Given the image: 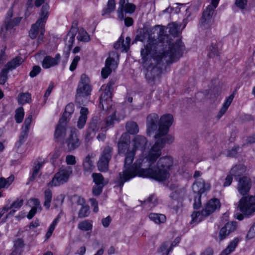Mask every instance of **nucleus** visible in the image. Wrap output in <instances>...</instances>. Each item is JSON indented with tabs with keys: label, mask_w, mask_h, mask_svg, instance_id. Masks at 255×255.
I'll return each mask as SVG.
<instances>
[{
	"label": "nucleus",
	"mask_w": 255,
	"mask_h": 255,
	"mask_svg": "<svg viewBox=\"0 0 255 255\" xmlns=\"http://www.w3.org/2000/svg\"><path fill=\"white\" fill-rule=\"evenodd\" d=\"M185 50V45L180 39L171 41L165 36L163 41H148L140 51L142 65L146 69L145 76L147 82L153 84L161 73L163 66L177 62Z\"/></svg>",
	"instance_id": "obj_1"
},
{
	"label": "nucleus",
	"mask_w": 255,
	"mask_h": 255,
	"mask_svg": "<svg viewBox=\"0 0 255 255\" xmlns=\"http://www.w3.org/2000/svg\"><path fill=\"white\" fill-rule=\"evenodd\" d=\"M174 140V137L169 135L165 137L159 138L148 152L147 156L143 158H139L135 163L131 165L135 155V149H131L126 153L123 171L120 172L116 178V183L122 188L125 182L138 175L141 177L142 170L149 167L155 162L161 155V149L166 143L171 144Z\"/></svg>",
	"instance_id": "obj_2"
},
{
	"label": "nucleus",
	"mask_w": 255,
	"mask_h": 255,
	"mask_svg": "<svg viewBox=\"0 0 255 255\" xmlns=\"http://www.w3.org/2000/svg\"><path fill=\"white\" fill-rule=\"evenodd\" d=\"M173 121V116L170 114L161 116L159 121L157 114H150L146 118L147 134L150 136L151 133L156 130L154 135L155 139L157 140L159 138L165 137L169 135L167 133Z\"/></svg>",
	"instance_id": "obj_3"
},
{
	"label": "nucleus",
	"mask_w": 255,
	"mask_h": 255,
	"mask_svg": "<svg viewBox=\"0 0 255 255\" xmlns=\"http://www.w3.org/2000/svg\"><path fill=\"white\" fill-rule=\"evenodd\" d=\"M145 168L142 170L141 177H148L158 181H164L170 177V171L171 170L173 161L171 157L166 156L159 158L156 163V166Z\"/></svg>",
	"instance_id": "obj_4"
},
{
	"label": "nucleus",
	"mask_w": 255,
	"mask_h": 255,
	"mask_svg": "<svg viewBox=\"0 0 255 255\" xmlns=\"http://www.w3.org/2000/svg\"><path fill=\"white\" fill-rule=\"evenodd\" d=\"M220 202L218 199H213L209 200L205 207L201 211H194L191 215L192 218L191 222L199 223L206 217L212 214L216 209L220 208Z\"/></svg>",
	"instance_id": "obj_5"
},
{
	"label": "nucleus",
	"mask_w": 255,
	"mask_h": 255,
	"mask_svg": "<svg viewBox=\"0 0 255 255\" xmlns=\"http://www.w3.org/2000/svg\"><path fill=\"white\" fill-rule=\"evenodd\" d=\"M73 173L72 167L69 166L61 167L56 172L51 180L48 183L49 187L61 186L67 182Z\"/></svg>",
	"instance_id": "obj_6"
},
{
	"label": "nucleus",
	"mask_w": 255,
	"mask_h": 255,
	"mask_svg": "<svg viewBox=\"0 0 255 255\" xmlns=\"http://www.w3.org/2000/svg\"><path fill=\"white\" fill-rule=\"evenodd\" d=\"M184 194L183 189H177L170 194L168 207L173 212L177 213L182 207Z\"/></svg>",
	"instance_id": "obj_7"
},
{
	"label": "nucleus",
	"mask_w": 255,
	"mask_h": 255,
	"mask_svg": "<svg viewBox=\"0 0 255 255\" xmlns=\"http://www.w3.org/2000/svg\"><path fill=\"white\" fill-rule=\"evenodd\" d=\"M91 91L92 86L89 77L85 74H82L76 90V100L79 101L81 98L90 95Z\"/></svg>",
	"instance_id": "obj_8"
},
{
	"label": "nucleus",
	"mask_w": 255,
	"mask_h": 255,
	"mask_svg": "<svg viewBox=\"0 0 255 255\" xmlns=\"http://www.w3.org/2000/svg\"><path fill=\"white\" fill-rule=\"evenodd\" d=\"M220 0H211V4L209 5L202 13L200 20V25L203 29H207L212 24V16L219 3Z\"/></svg>",
	"instance_id": "obj_9"
},
{
	"label": "nucleus",
	"mask_w": 255,
	"mask_h": 255,
	"mask_svg": "<svg viewBox=\"0 0 255 255\" xmlns=\"http://www.w3.org/2000/svg\"><path fill=\"white\" fill-rule=\"evenodd\" d=\"M116 58H119V54L117 52L112 51L109 53V57L105 61V66L102 68L101 71V75L103 78H107L112 73V69H115L118 67Z\"/></svg>",
	"instance_id": "obj_10"
},
{
	"label": "nucleus",
	"mask_w": 255,
	"mask_h": 255,
	"mask_svg": "<svg viewBox=\"0 0 255 255\" xmlns=\"http://www.w3.org/2000/svg\"><path fill=\"white\" fill-rule=\"evenodd\" d=\"M78 130L76 128H73L66 139L65 143L68 151L74 150L80 145L81 142L78 137Z\"/></svg>",
	"instance_id": "obj_11"
},
{
	"label": "nucleus",
	"mask_w": 255,
	"mask_h": 255,
	"mask_svg": "<svg viewBox=\"0 0 255 255\" xmlns=\"http://www.w3.org/2000/svg\"><path fill=\"white\" fill-rule=\"evenodd\" d=\"M12 14V9L10 8L6 13L4 20V25L3 27H0V34H2L3 32H6L12 29L14 26L17 25L20 22L22 18L21 17H17L13 19H11Z\"/></svg>",
	"instance_id": "obj_12"
},
{
	"label": "nucleus",
	"mask_w": 255,
	"mask_h": 255,
	"mask_svg": "<svg viewBox=\"0 0 255 255\" xmlns=\"http://www.w3.org/2000/svg\"><path fill=\"white\" fill-rule=\"evenodd\" d=\"M101 94L100 97L99 108L104 110L109 109L111 106L110 103L112 98V91L104 87V86L101 88Z\"/></svg>",
	"instance_id": "obj_13"
},
{
	"label": "nucleus",
	"mask_w": 255,
	"mask_h": 255,
	"mask_svg": "<svg viewBox=\"0 0 255 255\" xmlns=\"http://www.w3.org/2000/svg\"><path fill=\"white\" fill-rule=\"evenodd\" d=\"M236 228L237 223L236 222H228L220 229L218 236L216 237V240L219 242L225 240L230 233L234 232Z\"/></svg>",
	"instance_id": "obj_14"
},
{
	"label": "nucleus",
	"mask_w": 255,
	"mask_h": 255,
	"mask_svg": "<svg viewBox=\"0 0 255 255\" xmlns=\"http://www.w3.org/2000/svg\"><path fill=\"white\" fill-rule=\"evenodd\" d=\"M252 182L251 179L247 177L244 176L239 180L238 190L242 195L247 194L251 188Z\"/></svg>",
	"instance_id": "obj_15"
},
{
	"label": "nucleus",
	"mask_w": 255,
	"mask_h": 255,
	"mask_svg": "<svg viewBox=\"0 0 255 255\" xmlns=\"http://www.w3.org/2000/svg\"><path fill=\"white\" fill-rule=\"evenodd\" d=\"M130 139L128 135L123 133L120 137L118 142L119 154L120 155L126 153L128 150H131L129 148Z\"/></svg>",
	"instance_id": "obj_16"
},
{
	"label": "nucleus",
	"mask_w": 255,
	"mask_h": 255,
	"mask_svg": "<svg viewBox=\"0 0 255 255\" xmlns=\"http://www.w3.org/2000/svg\"><path fill=\"white\" fill-rule=\"evenodd\" d=\"M60 59L61 56L59 53L56 54L54 58L46 56L42 62V66L44 69H48L56 66L59 64Z\"/></svg>",
	"instance_id": "obj_17"
},
{
	"label": "nucleus",
	"mask_w": 255,
	"mask_h": 255,
	"mask_svg": "<svg viewBox=\"0 0 255 255\" xmlns=\"http://www.w3.org/2000/svg\"><path fill=\"white\" fill-rule=\"evenodd\" d=\"M209 189L210 185L208 184H206L202 179L196 181L192 185L193 191L198 196H201L203 193L209 190Z\"/></svg>",
	"instance_id": "obj_18"
},
{
	"label": "nucleus",
	"mask_w": 255,
	"mask_h": 255,
	"mask_svg": "<svg viewBox=\"0 0 255 255\" xmlns=\"http://www.w3.org/2000/svg\"><path fill=\"white\" fill-rule=\"evenodd\" d=\"M39 32L41 33V35H44L45 32L44 25L37 21L35 23L31 26V28L29 32V35L31 39L35 38Z\"/></svg>",
	"instance_id": "obj_19"
},
{
	"label": "nucleus",
	"mask_w": 255,
	"mask_h": 255,
	"mask_svg": "<svg viewBox=\"0 0 255 255\" xmlns=\"http://www.w3.org/2000/svg\"><path fill=\"white\" fill-rule=\"evenodd\" d=\"M133 147L132 149H135V151L137 149L143 150L147 142V140L143 136L140 135H136L132 140Z\"/></svg>",
	"instance_id": "obj_20"
},
{
	"label": "nucleus",
	"mask_w": 255,
	"mask_h": 255,
	"mask_svg": "<svg viewBox=\"0 0 255 255\" xmlns=\"http://www.w3.org/2000/svg\"><path fill=\"white\" fill-rule=\"evenodd\" d=\"M222 50L221 44L217 42H212L209 47L208 56L210 58L219 56Z\"/></svg>",
	"instance_id": "obj_21"
},
{
	"label": "nucleus",
	"mask_w": 255,
	"mask_h": 255,
	"mask_svg": "<svg viewBox=\"0 0 255 255\" xmlns=\"http://www.w3.org/2000/svg\"><path fill=\"white\" fill-rule=\"evenodd\" d=\"M89 110L87 108L82 107L80 111V116L77 121V127L79 129L84 128L87 120Z\"/></svg>",
	"instance_id": "obj_22"
},
{
	"label": "nucleus",
	"mask_w": 255,
	"mask_h": 255,
	"mask_svg": "<svg viewBox=\"0 0 255 255\" xmlns=\"http://www.w3.org/2000/svg\"><path fill=\"white\" fill-rule=\"evenodd\" d=\"M100 128L99 119L98 117L93 118L89 123L88 127L87 129V134L91 135L93 133H95Z\"/></svg>",
	"instance_id": "obj_23"
},
{
	"label": "nucleus",
	"mask_w": 255,
	"mask_h": 255,
	"mask_svg": "<svg viewBox=\"0 0 255 255\" xmlns=\"http://www.w3.org/2000/svg\"><path fill=\"white\" fill-rule=\"evenodd\" d=\"M74 111V104L71 103L67 104L65 107V112L63 114L62 117L60 118V122L63 123H65V121L68 122Z\"/></svg>",
	"instance_id": "obj_24"
},
{
	"label": "nucleus",
	"mask_w": 255,
	"mask_h": 255,
	"mask_svg": "<svg viewBox=\"0 0 255 255\" xmlns=\"http://www.w3.org/2000/svg\"><path fill=\"white\" fill-rule=\"evenodd\" d=\"M49 5L47 3H45L42 5L39 14V18L37 20L38 22L45 25L49 16Z\"/></svg>",
	"instance_id": "obj_25"
},
{
	"label": "nucleus",
	"mask_w": 255,
	"mask_h": 255,
	"mask_svg": "<svg viewBox=\"0 0 255 255\" xmlns=\"http://www.w3.org/2000/svg\"><path fill=\"white\" fill-rule=\"evenodd\" d=\"M24 242L21 239H18L14 242V250L10 255H21L24 247Z\"/></svg>",
	"instance_id": "obj_26"
},
{
	"label": "nucleus",
	"mask_w": 255,
	"mask_h": 255,
	"mask_svg": "<svg viewBox=\"0 0 255 255\" xmlns=\"http://www.w3.org/2000/svg\"><path fill=\"white\" fill-rule=\"evenodd\" d=\"M68 122L65 121V123H61L60 119L59 121L58 124L56 127L54 137L55 138L58 139L59 137L64 135L66 133V127Z\"/></svg>",
	"instance_id": "obj_27"
},
{
	"label": "nucleus",
	"mask_w": 255,
	"mask_h": 255,
	"mask_svg": "<svg viewBox=\"0 0 255 255\" xmlns=\"http://www.w3.org/2000/svg\"><path fill=\"white\" fill-rule=\"evenodd\" d=\"M23 62V59L17 56L12 59L10 61L8 62L4 67L9 71H12L16 67L20 65Z\"/></svg>",
	"instance_id": "obj_28"
},
{
	"label": "nucleus",
	"mask_w": 255,
	"mask_h": 255,
	"mask_svg": "<svg viewBox=\"0 0 255 255\" xmlns=\"http://www.w3.org/2000/svg\"><path fill=\"white\" fill-rule=\"evenodd\" d=\"M92 155L88 154L84 158L83 162V166L84 171L87 172H91L94 168L93 161L91 160Z\"/></svg>",
	"instance_id": "obj_29"
},
{
	"label": "nucleus",
	"mask_w": 255,
	"mask_h": 255,
	"mask_svg": "<svg viewBox=\"0 0 255 255\" xmlns=\"http://www.w3.org/2000/svg\"><path fill=\"white\" fill-rule=\"evenodd\" d=\"M239 242V240L238 238L234 239L230 243L227 247L221 253L220 255H229L234 251Z\"/></svg>",
	"instance_id": "obj_30"
},
{
	"label": "nucleus",
	"mask_w": 255,
	"mask_h": 255,
	"mask_svg": "<svg viewBox=\"0 0 255 255\" xmlns=\"http://www.w3.org/2000/svg\"><path fill=\"white\" fill-rule=\"evenodd\" d=\"M148 217L151 221L157 224L164 223L166 220V216L162 214L152 213L149 214Z\"/></svg>",
	"instance_id": "obj_31"
},
{
	"label": "nucleus",
	"mask_w": 255,
	"mask_h": 255,
	"mask_svg": "<svg viewBox=\"0 0 255 255\" xmlns=\"http://www.w3.org/2000/svg\"><path fill=\"white\" fill-rule=\"evenodd\" d=\"M234 98V94H232L226 99L225 102H224L222 107L220 110L219 114L217 116L218 119H220L224 114H225L229 107L232 103Z\"/></svg>",
	"instance_id": "obj_32"
},
{
	"label": "nucleus",
	"mask_w": 255,
	"mask_h": 255,
	"mask_svg": "<svg viewBox=\"0 0 255 255\" xmlns=\"http://www.w3.org/2000/svg\"><path fill=\"white\" fill-rule=\"evenodd\" d=\"M42 166L43 163L39 162L33 166L30 172L31 175L28 179L29 182H32L35 179L38 175L39 171Z\"/></svg>",
	"instance_id": "obj_33"
},
{
	"label": "nucleus",
	"mask_w": 255,
	"mask_h": 255,
	"mask_svg": "<svg viewBox=\"0 0 255 255\" xmlns=\"http://www.w3.org/2000/svg\"><path fill=\"white\" fill-rule=\"evenodd\" d=\"M24 200L22 199H17L9 206H4L1 208L4 209L3 210L4 212H7L11 208H14L18 210L22 206Z\"/></svg>",
	"instance_id": "obj_34"
},
{
	"label": "nucleus",
	"mask_w": 255,
	"mask_h": 255,
	"mask_svg": "<svg viewBox=\"0 0 255 255\" xmlns=\"http://www.w3.org/2000/svg\"><path fill=\"white\" fill-rule=\"evenodd\" d=\"M246 171L245 167L242 164L236 165L230 170V173L235 177L240 176Z\"/></svg>",
	"instance_id": "obj_35"
},
{
	"label": "nucleus",
	"mask_w": 255,
	"mask_h": 255,
	"mask_svg": "<svg viewBox=\"0 0 255 255\" xmlns=\"http://www.w3.org/2000/svg\"><path fill=\"white\" fill-rule=\"evenodd\" d=\"M93 179V182L96 185L105 186L108 181H106L104 177L101 173H94L92 175Z\"/></svg>",
	"instance_id": "obj_36"
},
{
	"label": "nucleus",
	"mask_w": 255,
	"mask_h": 255,
	"mask_svg": "<svg viewBox=\"0 0 255 255\" xmlns=\"http://www.w3.org/2000/svg\"><path fill=\"white\" fill-rule=\"evenodd\" d=\"M172 251V250L169 246V242H163L157 250V252L161 254V255H169Z\"/></svg>",
	"instance_id": "obj_37"
},
{
	"label": "nucleus",
	"mask_w": 255,
	"mask_h": 255,
	"mask_svg": "<svg viewBox=\"0 0 255 255\" xmlns=\"http://www.w3.org/2000/svg\"><path fill=\"white\" fill-rule=\"evenodd\" d=\"M116 7L115 0H108L107 6L102 10V15L110 14L114 11Z\"/></svg>",
	"instance_id": "obj_38"
},
{
	"label": "nucleus",
	"mask_w": 255,
	"mask_h": 255,
	"mask_svg": "<svg viewBox=\"0 0 255 255\" xmlns=\"http://www.w3.org/2000/svg\"><path fill=\"white\" fill-rule=\"evenodd\" d=\"M118 121L116 117V112H114L112 115L108 116L104 120L106 125V128H110L114 127L116 122Z\"/></svg>",
	"instance_id": "obj_39"
},
{
	"label": "nucleus",
	"mask_w": 255,
	"mask_h": 255,
	"mask_svg": "<svg viewBox=\"0 0 255 255\" xmlns=\"http://www.w3.org/2000/svg\"><path fill=\"white\" fill-rule=\"evenodd\" d=\"M31 102V95L27 93H20L18 95V102L19 104L24 105Z\"/></svg>",
	"instance_id": "obj_40"
},
{
	"label": "nucleus",
	"mask_w": 255,
	"mask_h": 255,
	"mask_svg": "<svg viewBox=\"0 0 255 255\" xmlns=\"http://www.w3.org/2000/svg\"><path fill=\"white\" fill-rule=\"evenodd\" d=\"M52 198V193L49 189L45 190L44 192V206L48 210L51 205V202Z\"/></svg>",
	"instance_id": "obj_41"
},
{
	"label": "nucleus",
	"mask_w": 255,
	"mask_h": 255,
	"mask_svg": "<svg viewBox=\"0 0 255 255\" xmlns=\"http://www.w3.org/2000/svg\"><path fill=\"white\" fill-rule=\"evenodd\" d=\"M126 128L127 131L131 134L137 133L139 130L137 124L134 122H128Z\"/></svg>",
	"instance_id": "obj_42"
},
{
	"label": "nucleus",
	"mask_w": 255,
	"mask_h": 255,
	"mask_svg": "<svg viewBox=\"0 0 255 255\" xmlns=\"http://www.w3.org/2000/svg\"><path fill=\"white\" fill-rule=\"evenodd\" d=\"M113 150V148L109 146L105 147L101 153L100 158L110 161L112 156Z\"/></svg>",
	"instance_id": "obj_43"
},
{
	"label": "nucleus",
	"mask_w": 255,
	"mask_h": 255,
	"mask_svg": "<svg viewBox=\"0 0 255 255\" xmlns=\"http://www.w3.org/2000/svg\"><path fill=\"white\" fill-rule=\"evenodd\" d=\"M109 162L106 159H103L100 157L97 163L98 169L102 172L107 171L109 169Z\"/></svg>",
	"instance_id": "obj_44"
},
{
	"label": "nucleus",
	"mask_w": 255,
	"mask_h": 255,
	"mask_svg": "<svg viewBox=\"0 0 255 255\" xmlns=\"http://www.w3.org/2000/svg\"><path fill=\"white\" fill-rule=\"evenodd\" d=\"M92 224L88 220L81 222L78 225V228L83 231H91L92 230Z\"/></svg>",
	"instance_id": "obj_45"
},
{
	"label": "nucleus",
	"mask_w": 255,
	"mask_h": 255,
	"mask_svg": "<svg viewBox=\"0 0 255 255\" xmlns=\"http://www.w3.org/2000/svg\"><path fill=\"white\" fill-rule=\"evenodd\" d=\"M77 38L82 42H88L90 39V36L83 28L79 29Z\"/></svg>",
	"instance_id": "obj_46"
},
{
	"label": "nucleus",
	"mask_w": 255,
	"mask_h": 255,
	"mask_svg": "<svg viewBox=\"0 0 255 255\" xmlns=\"http://www.w3.org/2000/svg\"><path fill=\"white\" fill-rule=\"evenodd\" d=\"M14 179V176L13 175H11L7 178L1 177L0 178V184L3 188H7L12 183Z\"/></svg>",
	"instance_id": "obj_47"
},
{
	"label": "nucleus",
	"mask_w": 255,
	"mask_h": 255,
	"mask_svg": "<svg viewBox=\"0 0 255 255\" xmlns=\"http://www.w3.org/2000/svg\"><path fill=\"white\" fill-rule=\"evenodd\" d=\"M24 112L23 108L21 107L17 109L15 111L14 116L15 121L17 123H21L23 119Z\"/></svg>",
	"instance_id": "obj_48"
},
{
	"label": "nucleus",
	"mask_w": 255,
	"mask_h": 255,
	"mask_svg": "<svg viewBox=\"0 0 255 255\" xmlns=\"http://www.w3.org/2000/svg\"><path fill=\"white\" fill-rule=\"evenodd\" d=\"M90 214V207L88 205H85L82 206L78 212V218H83L87 217Z\"/></svg>",
	"instance_id": "obj_49"
},
{
	"label": "nucleus",
	"mask_w": 255,
	"mask_h": 255,
	"mask_svg": "<svg viewBox=\"0 0 255 255\" xmlns=\"http://www.w3.org/2000/svg\"><path fill=\"white\" fill-rule=\"evenodd\" d=\"M76 33H75V32L72 30H70V31L68 32V33L67 35V37H69V40L68 41L69 44L67 46V49L68 51L67 55H69V52L73 46V42L74 41L75 39V36ZM68 57V55H67V58Z\"/></svg>",
	"instance_id": "obj_50"
},
{
	"label": "nucleus",
	"mask_w": 255,
	"mask_h": 255,
	"mask_svg": "<svg viewBox=\"0 0 255 255\" xmlns=\"http://www.w3.org/2000/svg\"><path fill=\"white\" fill-rule=\"evenodd\" d=\"M9 71L5 67L1 70L0 72V84L4 85L7 81Z\"/></svg>",
	"instance_id": "obj_51"
},
{
	"label": "nucleus",
	"mask_w": 255,
	"mask_h": 255,
	"mask_svg": "<svg viewBox=\"0 0 255 255\" xmlns=\"http://www.w3.org/2000/svg\"><path fill=\"white\" fill-rule=\"evenodd\" d=\"M169 32L170 34L174 37H176L179 34L178 26L175 23H172L168 24Z\"/></svg>",
	"instance_id": "obj_52"
},
{
	"label": "nucleus",
	"mask_w": 255,
	"mask_h": 255,
	"mask_svg": "<svg viewBox=\"0 0 255 255\" xmlns=\"http://www.w3.org/2000/svg\"><path fill=\"white\" fill-rule=\"evenodd\" d=\"M235 4L240 10H245L248 5V0H236Z\"/></svg>",
	"instance_id": "obj_53"
},
{
	"label": "nucleus",
	"mask_w": 255,
	"mask_h": 255,
	"mask_svg": "<svg viewBox=\"0 0 255 255\" xmlns=\"http://www.w3.org/2000/svg\"><path fill=\"white\" fill-rule=\"evenodd\" d=\"M28 132L29 130L24 129H22V131L19 135V139L18 140L19 145H20L25 141L26 139L27 138Z\"/></svg>",
	"instance_id": "obj_54"
},
{
	"label": "nucleus",
	"mask_w": 255,
	"mask_h": 255,
	"mask_svg": "<svg viewBox=\"0 0 255 255\" xmlns=\"http://www.w3.org/2000/svg\"><path fill=\"white\" fill-rule=\"evenodd\" d=\"M41 71V68L38 65L33 66L31 71L29 73V76L31 78H34Z\"/></svg>",
	"instance_id": "obj_55"
},
{
	"label": "nucleus",
	"mask_w": 255,
	"mask_h": 255,
	"mask_svg": "<svg viewBox=\"0 0 255 255\" xmlns=\"http://www.w3.org/2000/svg\"><path fill=\"white\" fill-rule=\"evenodd\" d=\"M32 115H29L25 119L24 124L22 126V129H26L29 130V127L32 121Z\"/></svg>",
	"instance_id": "obj_56"
},
{
	"label": "nucleus",
	"mask_w": 255,
	"mask_h": 255,
	"mask_svg": "<svg viewBox=\"0 0 255 255\" xmlns=\"http://www.w3.org/2000/svg\"><path fill=\"white\" fill-rule=\"evenodd\" d=\"M124 11L126 13H132L135 9V6L133 4L128 3L124 6Z\"/></svg>",
	"instance_id": "obj_57"
},
{
	"label": "nucleus",
	"mask_w": 255,
	"mask_h": 255,
	"mask_svg": "<svg viewBox=\"0 0 255 255\" xmlns=\"http://www.w3.org/2000/svg\"><path fill=\"white\" fill-rule=\"evenodd\" d=\"M104 186L96 185L93 187L92 192L95 196H99L101 194Z\"/></svg>",
	"instance_id": "obj_58"
},
{
	"label": "nucleus",
	"mask_w": 255,
	"mask_h": 255,
	"mask_svg": "<svg viewBox=\"0 0 255 255\" xmlns=\"http://www.w3.org/2000/svg\"><path fill=\"white\" fill-rule=\"evenodd\" d=\"M144 203H147L151 205L149 206H154L157 203V199L156 197L154 195H152L150 196L146 200L144 201Z\"/></svg>",
	"instance_id": "obj_59"
},
{
	"label": "nucleus",
	"mask_w": 255,
	"mask_h": 255,
	"mask_svg": "<svg viewBox=\"0 0 255 255\" xmlns=\"http://www.w3.org/2000/svg\"><path fill=\"white\" fill-rule=\"evenodd\" d=\"M80 60V57L79 56H76L74 57L69 67L70 71H73L76 69L77 64Z\"/></svg>",
	"instance_id": "obj_60"
},
{
	"label": "nucleus",
	"mask_w": 255,
	"mask_h": 255,
	"mask_svg": "<svg viewBox=\"0 0 255 255\" xmlns=\"http://www.w3.org/2000/svg\"><path fill=\"white\" fill-rule=\"evenodd\" d=\"M201 196H198V195H196L194 196V203L193 204V208L195 209H198L201 207Z\"/></svg>",
	"instance_id": "obj_61"
},
{
	"label": "nucleus",
	"mask_w": 255,
	"mask_h": 255,
	"mask_svg": "<svg viewBox=\"0 0 255 255\" xmlns=\"http://www.w3.org/2000/svg\"><path fill=\"white\" fill-rule=\"evenodd\" d=\"M66 162L68 165H75L76 163V158L73 155H68L66 157Z\"/></svg>",
	"instance_id": "obj_62"
},
{
	"label": "nucleus",
	"mask_w": 255,
	"mask_h": 255,
	"mask_svg": "<svg viewBox=\"0 0 255 255\" xmlns=\"http://www.w3.org/2000/svg\"><path fill=\"white\" fill-rule=\"evenodd\" d=\"M117 81V79L116 77H113L111 78L108 82V83L107 84L106 86H104L106 88H108L110 90H112L113 89V86L116 84V82Z\"/></svg>",
	"instance_id": "obj_63"
},
{
	"label": "nucleus",
	"mask_w": 255,
	"mask_h": 255,
	"mask_svg": "<svg viewBox=\"0 0 255 255\" xmlns=\"http://www.w3.org/2000/svg\"><path fill=\"white\" fill-rule=\"evenodd\" d=\"M254 237H255V227L253 225L248 231L246 238L248 239H251Z\"/></svg>",
	"instance_id": "obj_64"
}]
</instances>
